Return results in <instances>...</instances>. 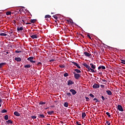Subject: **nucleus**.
<instances>
[{
  "label": "nucleus",
  "mask_w": 125,
  "mask_h": 125,
  "mask_svg": "<svg viewBox=\"0 0 125 125\" xmlns=\"http://www.w3.org/2000/svg\"><path fill=\"white\" fill-rule=\"evenodd\" d=\"M83 66H84V67H85V68H86V69H87V72H91V73H96V70H95L93 69H92L91 67H90V66L88 65H87V64H86L85 63H83Z\"/></svg>",
  "instance_id": "nucleus-1"
},
{
  "label": "nucleus",
  "mask_w": 125,
  "mask_h": 125,
  "mask_svg": "<svg viewBox=\"0 0 125 125\" xmlns=\"http://www.w3.org/2000/svg\"><path fill=\"white\" fill-rule=\"evenodd\" d=\"M73 74L74 75V78L76 80H79V79H80V78H81V75L77 73H76V72H73Z\"/></svg>",
  "instance_id": "nucleus-2"
},
{
  "label": "nucleus",
  "mask_w": 125,
  "mask_h": 125,
  "mask_svg": "<svg viewBox=\"0 0 125 125\" xmlns=\"http://www.w3.org/2000/svg\"><path fill=\"white\" fill-rule=\"evenodd\" d=\"M30 36L33 39V40H34V39H38V35L35 34V33H32L30 34Z\"/></svg>",
  "instance_id": "nucleus-3"
},
{
  "label": "nucleus",
  "mask_w": 125,
  "mask_h": 125,
  "mask_svg": "<svg viewBox=\"0 0 125 125\" xmlns=\"http://www.w3.org/2000/svg\"><path fill=\"white\" fill-rule=\"evenodd\" d=\"M83 54H84V55L86 57H91L92 56V55H91V54L90 53H89L88 52H83Z\"/></svg>",
  "instance_id": "nucleus-4"
},
{
  "label": "nucleus",
  "mask_w": 125,
  "mask_h": 125,
  "mask_svg": "<svg viewBox=\"0 0 125 125\" xmlns=\"http://www.w3.org/2000/svg\"><path fill=\"white\" fill-rule=\"evenodd\" d=\"M117 109L121 112H124V109L123 108V106H122L121 105H118L117 106Z\"/></svg>",
  "instance_id": "nucleus-5"
},
{
  "label": "nucleus",
  "mask_w": 125,
  "mask_h": 125,
  "mask_svg": "<svg viewBox=\"0 0 125 125\" xmlns=\"http://www.w3.org/2000/svg\"><path fill=\"white\" fill-rule=\"evenodd\" d=\"M5 65H6V62H2L0 63V70H1V69H2V68H3V67H4V66H5Z\"/></svg>",
  "instance_id": "nucleus-6"
},
{
  "label": "nucleus",
  "mask_w": 125,
  "mask_h": 125,
  "mask_svg": "<svg viewBox=\"0 0 125 125\" xmlns=\"http://www.w3.org/2000/svg\"><path fill=\"white\" fill-rule=\"evenodd\" d=\"M74 82L71 80H69L67 81V85H71L72 84H74Z\"/></svg>",
  "instance_id": "nucleus-7"
},
{
  "label": "nucleus",
  "mask_w": 125,
  "mask_h": 125,
  "mask_svg": "<svg viewBox=\"0 0 125 125\" xmlns=\"http://www.w3.org/2000/svg\"><path fill=\"white\" fill-rule=\"evenodd\" d=\"M69 91L72 93V94L73 95H76L77 94V91H76V90H74L73 89H70L69 90Z\"/></svg>",
  "instance_id": "nucleus-8"
},
{
  "label": "nucleus",
  "mask_w": 125,
  "mask_h": 125,
  "mask_svg": "<svg viewBox=\"0 0 125 125\" xmlns=\"http://www.w3.org/2000/svg\"><path fill=\"white\" fill-rule=\"evenodd\" d=\"M100 87V86H99V84H98L97 83H95L93 85V88H99Z\"/></svg>",
  "instance_id": "nucleus-9"
},
{
  "label": "nucleus",
  "mask_w": 125,
  "mask_h": 125,
  "mask_svg": "<svg viewBox=\"0 0 125 125\" xmlns=\"http://www.w3.org/2000/svg\"><path fill=\"white\" fill-rule=\"evenodd\" d=\"M15 60L16 61H17V62H21V61L22 60V59H21V58L15 57Z\"/></svg>",
  "instance_id": "nucleus-10"
},
{
  "label": "nucleus",
  "mask_w": 125,
  "mask_h": 125,
  "mask_svg": "<svg viewBox=\"0 0 125 125\" xmlns=\"http://www.w3.org/2000/svg\"><path fill=\"white\" fill-rule=\"evenodd\" d=\"M98 70H100V69H102V70H105L106 69V67L104 66L101 65L98 67Z\"/></svg>",
  "instance_id": "nucleus-11"
},
{
  "label": "nucleus",
  "mask_w": 125,
  "mask_h": 125,
  "mask_svg": "<svg viewBox=\"0 0 125 125\" xmlns=\"http://www.w3.org/2000/svg\"><path fill=\"white\" fill-rule=\"evenodd\" d=\"M14 115H15V116H16L17 117H19L21 116L20 113L18 112V111L14 112Z\"/></svg>",
  "instance_id": "nucleus-12"
},
{
  "label": "nucleus",
  "mask_w": 125,
  "mask_h": 125,
  "mask_svg": "<svg viewBox=\"0 0 125 125\" xmlns=\"http://www.w3.org/2000/svg\"><path fill=\"white\" fill-rule=\"evenodd\" d=\"M90 66H91V68L93 69V70H94V69L96 68V66L93 63H90Z\"/></svg>",
  "instance_id": "nucleus-13"
},
{
  "label": "nucleus",
  "mask_w": 125,
  "mask_h": 125,
  "mask_svg": "<svg viewBox=\"0 0 125 125\" xmlns=\"http://www.w3.org/2000/svg\"><path fill=\"white\" fill-rule=\"evenodd\" d=\"M34 59H35V58L33 57H29L27 59V60H28V61H30V62H31L33 60H34Z\"/></svg>",
  "instance_id": "nucleus-14"
},
{
  "label": "nucleus",
  "mask_w": 125,
  "mask_h": 125,
  "mask_svg": "<svg viewBox=\"0 0 125 125\" xmlns=\"http://www.w3.org/2000/svg\"><path fill=\"white\" fill-rule=\"evenodd\" d=\"M38 118H40L41 119H44L45 117L43 114H38Z\"/></svg>",
  "instance_id": "nucleus-15"
},
{
  "label": "nucleus",
  "mask_w": 125,
  "mask_h": 125,
  "mask_svg": "<svg viewBox=\"0 0 125 125\" xmlns=\"http://www.w3.org/2000/svg\"><path fill=\"white\" fill-rule=\"evenodd\" d=\"M106 92L108 95H112V92L111 91L108 90L106 91Z\"/></svg>",
  "instance_id": "nucleus-16"
},
{
  "label": "nucleus",
  "mask_w": 125,
  "mask_h": 125,
  "mask_svg": "<svg viewBox=\"0 0 125 125\" xmlns=\"http://www.w3.org/2000/svg\"><path fill=\"white\" fill-rule=\"evenodd\" d=\"M75 72H76V73H77L78 74L80 73H82V71H81L80 70L78 69H74Z\"/></svg>",
  "instance_id": "nucleus-17"
},
{
  "label": "nucleus",
  "mask_w": 125,
  "mask_h": 125,
  "mask_svg": "<svg viewBox=\"0 0 125 125\" xmlns=\"http://www.w3.org/2000/svg\"><path fill=\"white\" fill-rule=\"evenodd\" d=\"M17 31H23V27H17Z\"/></svg>",
  "instance_id": "nucleus-18"
},
{
  "label": "nucleus",
  "mask_w": 125,
  "mask_h": 125,
  "mask_svg": "<svg viewBox=\"0 0 125 125\" xmlns=\"http://www.w3.org/2000/svg\"><path fill=\"white\" fill-rule=\"evenodd\" d=\"M86 117V114L85 113V112H83L82 113V119H84Z\"/></svg>",
  "instance_id": "nucleus-19"
},
{
  "label": "nucleus",
  "mask_w": 125,
  "mask_h": 125,
  "mask_svg": "<svg viewBox=\"0 0 125 125\" xmlns=\"http://www.w3.org/2000/svg\"><path fill=\"white\" fill-rule=\"evenodd\" d=\"M48 115H52L53 113H54V111H47V112Z\"/></svg>",
  "instance_id": "nucleus-20"
},
{
  "label": "nucleus",
  "mask_w": 125,
  "mask_h": 125,
  "mask_svg": "<svg viewBox=\"0 0 125 125\" xmlns=\"http://www.w3.org/2000/svg\"><path fill=\"white\" fill-rule=\"evenodd\" d=\"M6 124H7V125H9V124H12V121H11V120H8V121H7L6 122Z\"/></svg>",
  "instance_id": "nucleus-21"
},
{
  "label": "nucleus",
  "mask_w": 125,
  "mask_h": 125,
  "mask_svg": "<svg viewBox=\"0 0 125 125\" xmlns=\"http://www.w3.org/2000/svg\"><path fill=\"white\" fill-rule=\"evenodd\" d=\"M24 68H31V64H26L24 66Z\"/></svg>",
  "instance_id": "nucleus-22"
},
{
  "label": "nucleus",
  "mask_w": 125,
  "mask_h": 125,
  "mask_svg": "<svg viewBox=\"0 0 125 125\" xmlns=\"http://www.w3.org/2000/svg\"><path fill=\"white\" fill-rule=\"evenodd\" d=\"M93 101H95V103H97V102H100V101H99V100H98V99H96V98H94L93 99Z\"/></svg>",
  "instance_id": "nucleus-23"
},
{
  "label": "nucleus",
  "mask_w": 125,
  "mask_h": 125,
  "mask_svg": "<svg viewBox=\"0 0 125 125\" xmlns=\"http://www.w3.org/2000/svg\"><path fill=\"white\" fill-rule=\"evenodd\" d=\"M0 36L5 37V36H7V34L5 33H0Z\"/></svg>",
  "instance_id": "nucleus-24"
},
{
  "label": "nucleus",
  "mask_w": 125,
  "mask_h": 125,
  "mask_svg": "<svg viewBox=\"0 0 125 125\" xmlns=\"http://www.w3.org/2000/svg\"><path fill=\"white\" fill-rule=\"evenodd\" d=\"M68 103L66 102L64 104H63V106L64 107H66V108L68 107Z\"/></svg>",
  "instance_id": "nucleus-25"
},
{
  "label": "nucleus",
  "mask_w": 125,
  "mask_h": 125,
  "mask_svg": "<svg viewBox=\"0 0 125 125\" xmlns=\"http://www.w3.org/2000/svg\"><path fill=\"white\" fill-rule=\"evenodd\" d=\"M59 67H60V68H65V66L64 64H60Z\"/></svg>",
  "instance_id": "nucleus-26"
},
{
  "label": "nucleus",
  "mask_w": 125,
  "mask_h": 125,
  "mask_svg": "<svg viewBox=\"0 0 125 125\" xmlns=\"http://www.w3.org/2000/svg\"><path fill=\"white\" fill-rule=\"evenodd\" d=\"M36 21H37V20H35V19L31 20V23H36Z\"/></svg>",
  "instance_id": "nucleus-27"
},
{
  "label": "nucleus",
  "mask_w": 125,
  "mask_h": 125,
  "mask_svg": "<svg viewBox=\"0 0 125 125\" xmlns=\"http://www.w3.org/2000/svg\"><path fill=\"white\" fill-rule=\"evenodd\" d=\"M66 95H67L68 97H71V96H72V94H71L70 93H66Z\"/></svg>",
  "instance_id": "nucleus-28"
},
{
  "label": "nucleus",
  "mask_w": 125,
  "mask_h": 125,
  "mask_svg": "<svg viewBox=\"0 0 125 125\" xmlns=\"http://www.w3.org/2000/svg\"><path fill=\"white\" fill-rule=\"evenodd\" d=\"M51 17V16L49 15H46L45 16V18H50Z\"/></svg>",
  "instance_id": "nucleus-29"
},
{
  "label": "nucleus",
  "mask_w": 125,
  "mask_h": 125,
  "mask_svg": "<svg viewBox=\"0 0 125 125\" xmlns=\"http://www.w3.org/2000/svg\"><path fill=\"white\" fill-rule=\"evenodd\" d=\"M6 15H11V12L8 11L6 13Z\"/></svg>",
  "instance_id": "nucleus-30"
},
{
  "label": "nucleus",
  "mask_w": 125,
  "mask_h": 125,
  "mask_svg": "<svg viewBox=\"0 0 125 125\" xmlns=\"http://www.w3.org/2000/svg\"><path fill=\"white\" fill-rule=\"evenodd\" d=\"M39 104H40V105H44V104H45V102H40V103H39Z\"/></svg>",
  "instance_id": "nucleus-31"
},
{
  "label": "nucleus",
  "mask_w": 125,
  "mask_h": 125,
  "mask_svg": "<svg viewBox=\"0 0 125 125\" xmlns=\"http://www.w3.org/2000/svg\"><path fill=\"white\" fill-rule=\"evenodd\" d=\"M4 119L6 120V121H7V120H8V115H5L4 116Z\"/></svg>",
  "instance_id": "nucleus-32"
},
{
  "label": "nucleus",
  "mask_w": 125,
  "mask_h": 125,
  "mask_svg": "<svg viewBox=\"0 0 125 125\" xmlns=\"http://www.w3.org/2000/svg\"><path fill=\"white\" fill-rule=\"evenodd\" d=\"M84 98H85L86 101H87V102H88V101H89V100H90V99H89V98H88L87 97L85 96Z\"/></svg>",
  "instance_id": "nucleus-33"
},
{
  "label": "nucleus",
  "mask_w": 125,
  "mask_h": 125,
  "mask_svg": "<svg viewBox=\"0 0 125 125\" xmlns=\"http://www.w3.org/2000/svg\"><path fill=\"white\" fill-rule=\"evenodd\" d=\"M106 115H107L108 116V118H110L111 117V114H110V113H109V112H106Z\"/></svg>",
  "instance_id": "nucleus-34"
},
{
  "label": "nucleus",
  "mask_w": 125,
  "mask_h": 125,
  "mask_svg": "<svg viewBox=\"0 0 125 125\" xmlns=\"http://www.w3.org/2000/svg\"><path fill=\"white\" fill-rule=\"evenodd\" d=\"M7 112V110L6 109H3L1 110V113H6Z\"/></svg>",
  "instance_id": "nucleus-35"
},
{
  "label": "nucleus",
  "mask_w": 125,
  "mask_h": 125,
  "mask_svg": "<svg viewBox=\"0 0 125 125\" xmlns=\"http://www.w3.org/2000/svg\"><path fill=\"white\" fill-rule=\"evenodd\" d=\"M89 96H90V97H92V98H94V95H93L91 93L89 94Z\"/></svg>",
  "instance_id": "nucleus-36"
},
{
  "label": "nucleus",
  "mask_w": 125,
  "mask_h": 125,
  "mask_svg": "<svg viewBox=\"0 0 125 125\" xmlns=\"http://www.w3.org/2000/svg\"><path fill=\"white\" fill-rule=\"evenodd\" d=\"M53 17H54V18H55L56 20H57V19H58V17H57V16L56 15H54Z\"/></svg>",
  "instance_id": "nucleus-37"
},
{
  "label": "nucleus",
  "mask_w": 125,
  "mask_h": 125,
  "mask_svg": "<svg viewBox=\"0 0 125 125\" xmlns=\"http://www.w3.org/2000/svg\"><path fill=\"white\" fill-rule=\"evenodd\" d=\"M64 77H68L69 76V74H68L67 73H65L63 75Z\"/></svg>",
  "instance_id": "nucleus-38"
},
{
  "label": "nucleus",
  "mask_w": 125,
  "mask_h": 125,
  "mask_svg": "<svg viewBox=\"0 0 125 125\" xmlns=\"http://www.w3.org/2000/svg\"><path fill=\"white\" fill-rule=\"evenodd\" d=\"M71 63H72L74 66H76V65L78 64L76 62H71Z\"/></svg>",
  "instance_id": "nucleus-39"
},
{
  "label": "nucleus",
  "mask_w": 125,
  "mask_h": 125,
  "mask_svg": "<svg viewBox=\"0 0 125 125\" xmlns=\"http://www.w3.org/2000/svg\"><path fill=\"white\" fill-rule=\"evenodd\" d=\"M9 52H8V51H4V54H5V55L9 54Z\"/></svg>",
  "instance_id": "nucleus-40"
},
{
  "label": "nucleus",
  "mask_w": 125,
  "mask_h": 125,
  "mask_svg": "<svg viewBox=\"0 0 125 125\" xmlns=\"http://www.w3.org/2000/svg\"><path fill=\"white\" fill-rule=\"evenodd\" d=\"M38 66H42V64L41 62H39L38 63Z\"/></svg>",
  "instance_id": "nucleus-41"
},
{
  "label": "nucleus",
  "mask_w": 125,
  "mask_h": 125,
  "mask_svg": "<svg viewBox=\"0 0 125 125\" xmlns=\"http://www.w3.org/2000/svg\"><path fill=\"white\" fill-rule=\"evenodd\" d=\"M76 67H77V68H78V69H81V66L80 65H79V64L77 63V64H76Z\"/></svg>",
  "instance_id": "nucleus-42"
},
{
  "label": "nucleus",
  "mask_w": 125,
  "mask_h": 125,
  "mask_svg": "<svg viewBox=\"0 0 125 125\" xmlns=\"http://www.w3.org/2000/svg\"><path fill=\"white\" fill-rule=\"evenodd\" d=\"M76 125H82V124H81V123H80V122H79V121L76 122Z\"/></svg>",
  "instance_id": "nucleus-43"
},
{
  "label": "nucleus",
  "mask_w": 125,
  "mask_h": 125,
  "mask_svg": "<svg viewBox=\"0 0 125 125\" xmlns=\"http://www.w3.org/2000/svg\"><path fill=\"white\" fill-rule=\"evenodd\" d=\"M32 119H37V116H31Z\"/></svg>",
  "instance_id": "nucleus-44"
},
{
  "label": "nucleus",
  "mask_w": 125,
  "mask_h": 125,
  "mask_svg": "<svg viewBox=\"0 0 125 125\" xmlns=\"http://www.w3.org/2000/svg\"><path fill=\"white\" fill-rule=\"evenodd\" d=\"M15 52H16V53H21V51L16 50V51H15Z\"/></svg>",
  "instance_id": "nucleus-45"
},
{
  "label": "nucleus",
  "mask_w": 125,
  "mask_h": 125,
  "mask_svg": "<svg viewBox=\"0 0 125 125\" xmlns=\"http://www.w3.org/2000/svg\"><path fill=\"white\" fill-rule=\"evenodd\" d=\"M102 99L103 101H105V98L104 97V96H102Z\"/></svg>",
  "instance_id": "nucleus-46"
},
{
  "label": "nucleus",
  "mask_w": 125,
  "mask_h": 125,
  "mask_svg": "<svg viewBox=\"0 0 125 125\" xmlns=\"http://www.w3.org/2000/svg\"><path fill=\"white\" fill-rule=\"evenodd\" d=\"M30 63H32V64H35V63H36V61H32V62H30Z\"/></svg>",
  "instance_id": "nucleus-47"
},
{
  "label": "nucleus",
  "mask_w": 125,
  "mask_h": 125,
  "mask_svg": "<svg viewBox=\"0 0 125 125\" xmlns=\"http://www.w3.org/2000/svg\"><path fill=\"white\" fill-rule=\"evenodd\" d=\"M106 123L107 124V125H110L111 124L110 123V122H109L108 121H106Z\"/></svg>",
  "instance_id": "nucleus-48"
},
{
  "label": "nucleus",
  "mask_w": 125,
  "mask_h": 125,
  "mask_svg": "<svg viewBox=\"0 0 125 125\" xmlns=\"http://www.w3.org/2000/svg\"><path fill=\"white\" fill-rule=\"evenodd\" d=\"M87 37H88V38H89V39H90V40H91V37H90V36L89 35L87 34Z\"/></svg>",
  "instance_id": "nucleus-49"
},
{
  "label": "nucleus",
  "mask_w": 125,
  "mask_h": 125,
  "mask_svg": "<svg viewBox=\"0 0 125 125\" xmlns=\"http://www.w3.org/2000/svg\"><path fill=\"white\" fill-rule=\"evenodd\" d=\"M53 61H55V60H54V59L50 60L49 61V62H53Z\"/></svg>",
  "instance_id": "nucleus-50"
},
{
  "label": "nucleus",
  "mask_w": 125,
  "mask_h": 125,
  "mask_svg": "<svg viewBox=\"0 0 125 125\" xmlns=\"http://www.w3.org/2000/svg\"><path fill=\"white\" fill-rule=\"evenodd\" d=\"M102 82H103L104 83H105V82H107V81H106L105 80H104V79H102Z\"/></svg>",
  "instance_id": "nucleus-51"
},
{
  "label": "nucleus",
  "mask_w": 125,
  "mask_h": 125,
  "mask_svg": "<svg viewBox=\"0 0 125 125\" xmlns=\"http://www.w3.org/2000/svg\"><path fill=\"white\" fill-rule=\"evenodd\" d=\"M23 19H24V16L21 17V21L24 20Z\"/></svg>",
  "instance_id": "nucleus-52"
},
{
  "label": "nucleus",
  "mask_w": 125,
  "mask_h": 125,
  "mask_svg": "<svg viewBox=\"0 0 125 125\" xmlns=\"http://www.w3.org/2000/svg\"><path fill=\"white\" fill-rule=\"evenodd\" d=\"M1 102H2V99H1V98H0V104H1Z\"/></svg>",
  "instance_id": "nucleus-53"
},
{
  "label": "nucleus",
  "mask_w": 125,
  "mask_h": 125,
  "mask_svg": "<svg viewBox=\"0 0 125 125\" xmlns=\"http://www.w3.org/2000/svg\"><path fill=\"white\" fill-rule=\"evenodd\" d=\"M21 21H22L23 23H25V22H26V20H21Z\"/></svg>",
  "instance_id": "nucleus-54"
},
{
  "label": "nucleus",
  "mask_w": 125,
  "mask_h": 125,
  "mask_svg": "<svg viewBox=\"0 0 125 125\" xmlns=\"http://www.w3.org/2000/svg\"><path fill=\"white\" fill-rule=\"evenodd\" d=\"M70 24H74V22H73L72 21H70Z\"/></svg>",
  "instance_id": "nucleus-55"
},
{
  "label": "nucleus",
  "mask_w": 125,
  "mask_h": 125,
  "mask_svg": "<svg viewBox=\"0 0 125 125\" xmlns=\"http://www.w3.org/2000/svg\"><path fill=\"white\" fill-rule=\"evenodd\" d=\"M34 64L35 65H37V66H39V64H38V63L36 62H35V63H34Z\"/></svg>",
  "instance_id": "nucleus-56"
},
{
  "label": "nucleus",
  "mask_w": 125,
  "mask_h": 125,
  "mask_svg": "<svg viewBox=\"0 0 125 125\" xmlns=\"http://www.w3.org/2000/svg\"><path fill=\"white\" fill-rule=\"evenodd\" d=\"M9 33L10 35H11V34H13V32H9Z\"/></svg>",
  "instance_id": "nucleus-57"
},
{
  "label": "nucleus",
  "mask_w": 125,
  "mask_h": 125,
  "mask_svg": "<svg viewBox=\"0 0 125 125\" xmlns=\"http://www.w3.org/2000/svg\"><path fill=\"white\" fill-rule=\"evenodd\" d=\"M80 36H81V37H83V38H84V37H83V36L82 34H80Z\"/></svg>",
  "instance_id": "nucleus-58"
},
{
  "label": "nucleus",
  "mask_w": 125,
  "mask_h": 125,
  "mask_svg": "<svg viewBox=\"0 0 125 125\" xmlns=\"http://www.w3.org/2000/svg\"><path fill=\"white\" fill-rule=\"evenodd\" d=\"M31 24V23H26V25H29V24Z\"/></svg>",
  "instance_id": "nucleus-59"
},
{
  "label": "nucleus",
  "mask_w": 125,
  "mask_h": 125,
  "mask_svg": "<svg viewBox=\"0 0 125 125\" xmlns=\"http://www.w3.org/2000/svg\"><path fill=\"white\" fill-rule=\"evenodd\" d=\"M121 63L122 64H125V62H121Z\"/></svg>",
  "instance_id": "nucleus-60"
},
{
  "label": "nucleus",
  "mask_w": 125,
  "mask_h": 125,
  "mask_svg": "<svg viewBox=\"0 0 125 125\" xmlns=\"http://www.w3.org/2000/svg\"><path fill=\"white\" fill-rule=\"evenodd\" d=\"M101 86H102V87H104V85H101Z\"/></svg>",
  "instance_id": "nucleus-61"
},
{
  "label": "nucleus",
  "mask_w": 125,
  "mask_h": 125,
  "mask_svg": "<svg viewBox=\"0 0 125 125\" xmlns=\"http://www.w3.org/2000/svg\"><path fill=\"white\" fill-rule=\"evenodd\" d=\"M50 107H51V108H52V107H54V106H50Z\"/></svg>",
  "instance_id": "nucleus-62"
},
{
  "label": "nucleus",
  "mask_w": 125,
  "mask_h": 125,
  "mask_svg": "<svg viewBox=\"0 0 125 125\" xmlns=\"http://www.w3.org/2000/svg\"><path fill=\"white\" fill-rule=\"evenodd\" d=\"M0 107H1V104H0Z\"/></svg>",
  "instance_id": "nucleus-63"
},
{
  "label": "nucleus",
  "mask_w": 125,
  "mask_h": 125,
  "mask_svg": "<svg viewBox=\"0 0 125 125\" xmlns=\"http://www.w3.org/2000/svg\"><path fill=\"white\" fill-rule=\"evenodd\" d=\"M22 8H25V7H22Z\"/></svg>",
  "instance_id": "nucleus-64"
}]
</instances>
